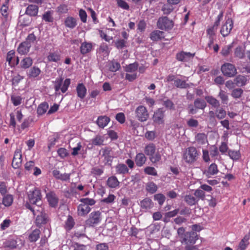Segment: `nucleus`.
<instances>
[{"mask_svg":"<svg viewBox=\"0 0 250 250\" xmlns=\"http://www.w3.org/2000/svg\"><path fill=\"white\" fill-rule=\"evenodd\" d=\"M146 160L147 158L143 153H137L135 157V164L138 167H142L146 163Z\"/></svg>","mask_w":250,"mask_h":250,"instance_id":"16","label":"nucleus"},{"mask_svg":"<svg viewBox=\"0 0 250 250\" xmlns=\"http://www.w3.org/2000/svg\"><path fill=\"white\" fill-rule=\"evenodd\" d=\"M46 198L51 207H55L57 206L59 199L54 192H50L47 193Z\"/></svg>","mask_w":250,"mask_h":250,"instance_id":"15","label":"nucleus"},{"mask_svg":"<svg viewBox=\"0 0 250 250\" xmlns=\"http://www.w3.org/2000/svg\"><path fill=\"white\" fill-rule=\"evenodd\" d=\"M174 85L177 88H186L189 86L188 84L185 81L177 79L174 80Z\"/></svg>","mask_w":250,"mask_h":250,"instance_id":"51","label":"nucleus"},{"mask_svg":"<svg viewBox=\"0 0 250 250\" xmlns=\"http://www.w3.org/2000/svg\"><path fill=\"white\" fill-rule=\"evenodd\" d=\"M164 111L162 108H159L154 113L153 119L155 123L160 125L164 122Z\"/></svg>","mask_w":250,"mask_h":250,"instance_id":"13","label":"nucleus"},{"mask_svg":"<svg viewBox=\"0 0 250 250\" xmlns=\"http://www.w3.org/2000/svg\"><path fill=\"white\" fill-rule=\"evenodd\" d=\"M165 38V33L160 30H154L150 34V38L153 41H160Z\"/></svg>","mask_w":250,"mask_h":250,"instance_id":"18","label":"nucleus"},{"mask_svg":"<svg viewBox=\"0 0 250 250\" xmlns=\"http://www.w3.org/2000/svg\"><path fill=\"white\" fill-rule=\"evenodd\" d=\"M53 176L57 179L62 181H68L70 179V174L64 173L61 174L58 170L55 169L52 171Z\"/></svg>","mask_w":250,"mask_h":250,"instance_id":"19","label":"nucleus"},{"mask_svg":"<svg viewBox=\"0 0 250 250\" xmlns=\"http://www.w3.org/2000/svg\"><path fill=\"white\" fill-rule=\"evenodd\" d=\"M47 59L49 62L58 63L61 60V56L58 51L50 52L47 57Z\"/></svg>","mask_w":250,"mask_h":250,"instance_id":"17","label":"nucleus"},{"mask_svg":"<svg viewBox=\"0 0 250 250\" xmlns=\"http://www.w3.org/2000/svg\"><path fill=\"white\" fill-rule=\"evenodd\" d=\"M249 239L250 236L249 235H245L240 242L237 250H245L249 245Z\"/></svg>","mask_w":250,"mask_h":250,"instance_id":"34","label":"nucleus"},{"mask_svg":"<svg viewBox=\"0 0 250 250\" xmlns=\"http://www.w3.org/2000/svg\"><path fill=\"white\" fill-rule=\"evenodd\" d=\"M121 68V65L119 62L112 61L109 63V69L111 72H116Z\"/></svg>","mask_w":250,"mask_h":250,"instance_id":"50","label":"nucleus"},{"mask_svg":"<svg viewBox=\"0 0 250 250\" xmlns=\"http://www.w3.org/2000/svg\"><path fill=\"white\" fill-rule=\"evenodd\" d=\"M195 141L200 145L208 143L207 136L204 133H198L195 136Z\"/></svg>","mask_w":250,"mask_h":250,"instance_id":"29","label":"nucleus"},{"mask_svg":"<svg viewBox=\"0 0 250 250\" xmlns=\"http://www.w3.org/2000/svg\"><path fill=\"white\" fill-rule=\"evenodd\" d=\"M218 96V97L220 99L223 104H228L229 101V97L226 92L222 89H220Z\"/></svg>","mask_w":250,"mask_h":250,"instance_id":"43","label":"nucleus"},{"mask_svg":"<svg viewBox=\"0 0 250 250\" xmlns=\"http://www.w3.org/2000/svg\"><path fill=\"white\" fill-rule=\"evenodd\" d=\"M28 197L29 202L26 203L25 207L30 210L33 214L35 215L36 214L35 210V207L33 206V205H37L41 200L42 195L41 191L38 188H35L33 190L29 191Z\"/></svg>","mask_w":250,"mask_h":250,"instance_id":"1","label":"nucleus"},{"mask_svg":"<svg viewBox=\"0 0 250 250\" xmlns=\"http://www.w3.org/2000/svg\"><path fill=\"white\" fill-rule=\"evenodd\" d=\"M207 102L214 108H218L220 106L219 101L212 96L205 97Z\"/></svg>","mask_w":250,"mask_h":250,"instance_id":"37","label":"nucleus"},{"mask_svg":"<svg viewBox=\"0 0 250 250\" xmlns=\"http://www.w3.org/2000/svg\"><path fill=\"white\" fill-rule=\"evenodd\" d=\"M48 221V218L47 214L44 212L42 211L40 214L37 215L35 223L37 227H41L42 225L46 224Z\"/></svg>","mask_w":250,"mask_h":250,"instance_id":"14","label":"nucleus"},{"mask_svg":"<svg viewBox=\"0 0 250 250\" xmlns=\"http://www.w3.org/2000/svg\"><path fill=\"white\" fill-rule=\"evenodd\" d=\"M74 219L71 216L69 215L65 222V229L68 231L70 230L74 227Z\"/></svg>","mask_w":250,"mask_h":250,"instance_id":"47","label":"nucleus"},{"mask_svg":"<svg viewBox=\"0 0 250 250\" xmlns=\"http://www.w3.org/2000/svg\"><path fill=\"white\" fill-rule=\"evenodd\" d=\"M48 108V104L47 103H42L38 107L37 113L39 115H42L46 112Z\"/></svg>","mask_w":250,"mask_h":250,"instance_id":"46","label":"nucleus"},{"mask_svg":"<svg viewBox=\"0 0 250 250\" xmlns=\"http://www.w3.org/2000/svg\"><path fill=\"white\" fill-rule=\"evenodd\" d=\"M42 20L45 21L46 22H52L53 21V18L52 16V13L50 11H48L45 12L43 15L42 17Z\"/></svg>","mask_w":250,"mask_h":250,"instance_id":"58","label":"nucleus"},{"mask_svg":"<svg viewBox=\"0 0 250 250\" xmlns=\"http://www.w3.org/2000/svg\"><path fill=\"white\" fill-rule=\"evenodd\" d=\"M200 153L194 146L187 148L183 154V159L188 164H193L197 161Z\"/></svg>","mask_w":250,"mask_h":250,"instance_id":"2","label":"nucleus"},{"mask_svg":"<svg viewBox=\"0 0 250 250\" xmlns=\"http://www.w3.org/2000/svg\"><path fill=\"white\" fill-rule=\"evenodd\" d=\"M115 169L116 173L120 174H125L128 173L129 169L125 164H119L116 167Z\"/></svg>","mask_w":250,"mask_h":250,"instance_id":"39","label":"nucleus"},{"mask_svg":"<svg viewBox=\"0 0 250 250\" xmlns=\"http://www.w3.org/2000/svg\"><path fill=\"white\" fill-rule=\"evenodd\" d=\"M195 55V53H191L182 51L177 53L176 55V59L180 62H188L193 58Z\"/></svg>","mask_w":250,"mask_h":250,"instance_id":"12","label":"nucleus"},{"mask_svg":"<svg viewBox=\"0 0 250 250\" xmlns=\"http://www.w3.org/2000/svg\"><path fill=\"white\" fill-rule=\"evenodd\" d=\"M198 239V235L196 232L190 231L187 232L181 239V242L182 244L187 245V246L194 244L196 241Z\"/></svg>","mask_w":250,"mask_h":250,"instance_id":"5","label":"nucleus"},{"mask_svg":"<svg viewBox=\"0 0 250 250\" xmlns=\"http://www.w3.org/2000/svg\"><path fill=\"white\" fill-rule=\"evenodd\" d=\"M138 68V63L137 62H134L127 65L125 68V71L126 72L133 73L137 70Z\"/></svg>","mask_w":250,"mask_h":250,"instance_id":"54","label":"nucleus"},{"mask_svg":"<svg viewBox=\"0 0 250 250\" xmlns=\"http://www.w3.org/2000/svg\"><path fill=\"white\" fill-rule=\"evenodd\" d=\"M243 93V89L239 88H235L232 91L231 96L234 99H238L241 97Z\"/></svg>","mask_w":250,"mask_h":250,"instance_id":"55","label":"nucleus"},{"mask_svg":"<svg viewBox=\"0 0 250 250\" xmlns=\"http://www.w3.org/2000/svg\"><path fill=\"white\" fill-rule=\"evenodd\" d=\"M156 148L153 143L147 145L144 149L145 153L148 156L150 161L153 164L157 163L161 159V155L158 152H156Z\"/></svg>","mask_w":250,"mask_h":250,"instance_id":"3","label":"nucleus"},{"mask_svg":"<svg viewBox=\"0 0 250 250\" xmlns=\"http://www.w3.org/2000/svg\"><path fill=\"white\" fill-rule=\"evenodd\" d=\"M21 149L17 148L14 152V157L12 162V166L15 169L18 168L21 166Z\"/></svg>","mask_w":250,"mask_h":250,"instance_id":"10","label":"nucleus"},{"mask_svg":"<svg viewBox=\"0 0 250 250\" xmlns=\"http://www.w3.org/2000/svg\"><path fill=\"white\" fill-rule=\"evenodd\" d=\"M224 16V12L222 10L220 12L219 15L217 16L215 19V21L213 23L214 27H217L219 26L220 24V21L223 20V18Z\"/></svg>","mask_w":250,"mask_h":250,"instance_id":"62","label":"nucleus"},{"mask_svg":"<svg viewBox=\"0 0 250 250\" xmlns=\"http://www.w3.org/2000/svg\"><path fill=\"white\" fill-rule=\"evenodd\" d=\"M223 74L228 77H232L237 74V70L235 66L230 63H225L221 67Z\"/></svg>","mask_w":250,"mask_h":250,"instance_id":"6","label":"nucleus"},{"mask_svg":"<svg viewBox=\"0 0 250 250\" xmlns=\"http://www.w3.org/2000/svg\"><path fill=\"white\" fill-rule=\"evenodd\" d=\"M232 47L231 45L225 46L221 51L222 56L225 57L228 56L231 50Z\"/></svg>","mask_w":250,"mask_h":250,"instance_id":"63","label":"nucleus"},{"mask_svg":"<svg viewBox=\"0 0 250 250\" xmlns=\"http://www.w3.org/2000/svg\"><path fill=\"white\" fill-rule=\"evenodd\" d=\"M93 47L92 43L84 42L82 43L80 46V52L83 55H85L90 52Z\"/></svg>","mask_w":250,"mask_h":250,"instance_id":"27","label":"nucleus"},{"mask_svg":"<svg viewBox=\"0 0 250 250\" xmlns=\"http://www.w3.org/2000/svg\"><path fill=\"white\" fill-rule=\"evenodd\" d=\"M141 208L145 210H148L153 207V202L149 198H145L140 202Z\"/></svg>","mask_w":250,"mask_h":250,"instance_id":"22","label":"nucleus"},{"mask_svg":"<svg viewBox=\"0 0 250 250\" xmlns=\"http://www.w3.org/2000/svg\"><path fill=\"white\" fill-rule=\"evenodd\" d=\"M39 11V7L36 5L30 4L26 8L25 13L30 16H36Z\"/></svg>","mask_w":250,"mask_h":250,"instance_id":"30","label":"nucleus"},{"mask_svg":"<svg viewBox=\"0 0 250 250\" xmlns=\"http://www.w3.org/2000/svg\"><path fill=\"white\" fill-rule=\"evenodd\" d=\"M219 172V169L217 164L212 163L208 167L206 174L208 177L217 174Z\"/></svg>","mask_w":250,"mask_h":250,"instance_id":"24","label":"nucleus"},{"mask_svg":"<svg viewBox=\"0 0 250 250\" xmlns=\"http://www.w3.org/2000/svg\"><path fill=\"white\" fill-rule=\"evenodd\" d=\"M63 78L60 77L57 78L54 82V89L55 91L57 92L60 90H61L62 86V84Z\"/></svg>","mask_w":250,"mask_h":250,"instance_id":"56","label":"nucleus"},{"mask_svg":"<svg viewBox=\"0 0 250 250\" xmlns=\"http://www.w3.org/2000/svg\"><path fill=\"white\" fill-rule=\"evenodd\" d=\"M41 72L39 68L34 66L29 70L28 76L29 78H36L40 74Z\"/></svg>","mask_w":250,"mask_h":250,"instance_id":"44","label":"nucleus"},{"mask_svg":"<svg viewBox=\"0 0 250 250\" xmlns=\"http://www.w3.org/2000/svg\"><path fill=\"white\" fill-rule=\"evenodd\" d=\"M33 64V60L29 57H26L21 60L20 66L21 68L27 69L32 66Z\"/></svg>","mask_w":250,"mask_h":250,"instance_id":"33","label":"nucleus"},{"mask_svg":"<svg viewBox=\"0 0 250 250\" xmlns=\"http://www.w3.org/2000/svg\"><path fill=\"white\" fill-rule=\"evenodd\" d=\"M78 214L83 216L87 214L91 210V208L86 205L82 203L78 206L77 208Z\"/></svg>","mask_w":250,"mask_h":250,"instance_id":"23","label":"nucleus"},{"mask_svg":"<svg viewBox=\"0 0 250 250\" xmlns=\"http://www.w3.org/2000/svg\"><path fill=\"white\" fill-rule=\"evenodd\" d=\"M135 112L137 119L140 122L146 121L149 117L148 112L144 106L139 105L138 106Z\"/></svg>","mask_w":250,"mask_h":250,"instance_id":"8","label":"nucleus"},{"mask_svg":"<svg viewBox=\"0 0 250 250\" xmlns=\"http://www.w3.org/2000/svg\"><path fill=\"white\" fill-rule=\"evenodd\" d=\"M184 201L189 206H193L198 203L199 201L195 196L191 194H187L184 197Z\"/></svg>","mask_w":250,"mask_h":250,"instance_id":"31","label":"nucleus"},{"mask_svg":"<svg viewBox=\"0 0 250 250\" xmlns=\"http://www.w3.org/2000/svg\"><path fill=\"white\" fill-rule=\"evenodd\" d=\"M233 27V22L231 18H228L226 20L225 22L222 25L220 33L223 37L228 36Z\"/></svg>","mask_w":250,"mask_h":250,"instance_id":"9","label":"nucleus"},{"mask_svg":"<svg viewBox=\"0 0 250 250\" xmlns=\"http://www.w3.org/2000/svg\"><path fill=\"white\" fill-rule=\"evenodd\" d=\"M41 231L39 229L33 230L29 235L28 239L30 242H36L40 238Z\"/></svg>","mask_w":250,"mask_h":250,"instance_id":"35","label":"nucleus"},{"mask_svg":"<svg viewBox=\"0 0 250 250\" xmlns=\"http://www.w3.org/2000/svg\"><path fill=\"white\" fill-rule=\"evenodd\" d=\"M215 115L218 119H224L226 116V112L222 108L216 109L215 111Z\"/></svg>","mask_w":250,"mask_h":250,"instance_id":"61","label":"nucleus"},{"mask_svg":"<svg viewBox=\"0 0 250 250\" xmlns=\"http://www.w3.org/2000/svg\"><path fill=\"white\" fill-rule=\"evenodd\" d=\"M102 220V213L100 211L92 212L89 218L86 220L85 224L89 227H94L101 222Z\"/></svg>","mask_w":250,"mask_h":250,"instance_id":"4","label":"nucleus"},{"mask_svg":"<svg viewBox=\"0 0 250 250\" xmlns=\"http://www.w3.org/2000/svg\"><path fill=\"white\" fill-rule=\"evenodd\" d=\"M77 96L81 100L84 99L86 95L87 89L85 85L83 83H78L76 87Z\"/></svg>","mask_w":250,"mask_h":250,"instance_id":"20","label":"nucleus"},{"mask_svg":"<svg viewBox=\"0 0 250 250\" xmlns=\"http://www.w3.org/2000/svg\"><path fill=\"white\" fill-rule=\"evenodd\" d=\"M2 204L5 207L10 206L13 202V197L11 194L3 195Z\"/></svg>","mask_w":250,"mask_h":250,"instance_id":"41","label":"nucleus"},{"mask_svg":"<svg viewBox=\"0 0 250 250\" xmlns=\"http://www.w3.org/2000/svg\"><path fill=\"white\" fill-rule=\"evenodd\" d=\"M246 47L245 46H239L234 50V56L239 59H243L245 56Z\"/></svg>","mask_w":250,"mask_h":250,"instance_id":"32","label":"nucleus"},{"mask_svg":"<svg viewBox=\"0 0 250 250\" xmlns=\"http://www.w3.org/2000/svg\"><path fill=\"white\" fill-rule=\"evenodd\" d=\"M17 241L14 239H8L3 243V246L4 248L14 249L17 248Z\"/></svg>","mask_w":250,"mask_h":250,"instance_id":"42","label":"nucleus"},{"mask_svg":"<svg viewBox=\"0 0 250 250\" xmlns=\"http://www.w3.org/2000/svg\"><path fill=\"white\" fill-rule=\"evenodd\" d=\"M111 148L109 147L102 148L100 153H102V156L104 157V161L105 164H111L112 162L113 157L111 155Z\"/></svg>","mask_w":250,"mask_h":250,"instance_id":"11","label":"nucleus"},{"mask_svg":"<svg viewBox=\"0 0 250 250\" xmlns=\"http://www.w3.org/2000/svg\"><path fill=\"white\" fill-rule=\"evenodd\" d=\"M110 118L106 116H99L96 121L97 125L101 128H104L110 121Z\"/></svg>","mask_w":250,"mask_h":250,"instance_id":"28","label":"nucleus"},{"mask_svg":"<svg viewBox=\"0 0 250 250\" xmlns=\"http://www.w3.org/2000/svg\"><path fill=\"white\" fill-rule=\"evenodd\" d=\"M144 172L146 174L156 176L158 175L156 169L152 167H146L144 168Z\"/></svg>","mask_w":250,"mask_h":250,"instance_id":"53","label":"nucleus"},{"mask_svg":"<svg viewBox=\"0 0 250 250\" xmlns=\"http://www.w3.org/2000/svg\"><path fill=\"white\" fill-rule=\"evenodd\" d=\"M234 80L237 86H243L246 85L248 81L247 77L242 75L237 76Z\"/></svg>","mask_w":250,"mask_h":250,"instance_id":"36","label":"nucleus"},{"mask_svg":"<svg viewBox=\"0 0 250 250\" xmlns=\"http://www.w3.org/2000/svg\"><path fill=\"white\" fill-rule=\"evenodd\" d=\"M194 105L196 108L200 109H204L207 105L206 102L199 98L194 101Z\"/></svg>","mask_w":250,"mask_h":250,"instance_id":"48","label":"nucleus"},{"mask_svg":"<svg viewBox=\"0 0 250 250\" xmlns=\"http://www.w3.org/2000/svg\"><path fill=\"white\" fill-rule=\"evenodd\" d=\"M91 142L92 145L97 146H101L104 145V137L100 135H97L93 139H91Z\"/></svg>","mask_w":250,"mask_h":250,"instance_id":"38","label":"nucleus"},{"mask_svg":"<svg viewBox=\"0 0 250 250\" xmlns=\"http://www.w3.org/2000/svg\"><path fill=\"white\" fill-rule=\"evenodd\" d=\"M37 38L33 33L29 34L24 41L30 47L36 42Z\"/></svg>","mask_w":250,"mask_h":250,"instance_id":"49","label":"nucleus"},{"mask_svg":"<svg viewBox=\"0 0 250 250\" xmlns=\"http://www.w3.org/2000/svg\"><path fill=\"white\" fill-rule=\"evenodd\" d=\"M77 24V19L73 17L68 16L64 20L65 27L70 29L74 28Z\"/></svg>","mask_w":250,"mask_h":250,"instance_id":"25","label":"nucleus"},{"mask_svg":"<svg viewBox=\"0 0 250 250\" xmlns=\"http://www.w3.org/2000/svg\"><path fill=\"white\" fill-rule=\"evenodd\" d=\"M146 190L149 193L153 194L157 190V186L153 182H148L146 185Z\"/></svg>","mask_w":250,"mask_h":250,"instance_id":"45","label":"nucleus"},{"mask_svg":"<svg viewBox=\"0 0 250 250\" xmlns=\"http://www.w3.org/2000/svg\"><path fill=\"white\" fill-rule=\"evenodd\" d=\"M194 195L196 197L197 199L204 200L205 199V193L202 189H196L194 193Z\"/></svg>","mask_w":250,"mask_h":250,"instance_id":"59","label":"nucleus"},{"mask_svg":"<svg viewBox=\"0 0 250 250\" xmlns=\"http://www.w3.org/2000/svg\"><path fill=\"white\" fill-rule=\"evenodd\" d=\"M106 185L110 188H116L119 187L120 182L115 176H111L107 179Z\"/></svg>","mask_w":250,"mask_h":250,"instance_id":"21","label":"nucleus"},{"mask_svg":"<svg viewBox=\"0 0 250 250\" xmlns=\"http://www.w3.org/2000/svg\"><path fill=\"white\" fill-rule=\"evenodd\" d=\"M117 5L125 10H129L128 4L124 0H116Z\"/></svg>","mask_w":250,"mask_h":250,"instance_id":"64","label":"nucleus"},{"mask_svg":"<svg viewBox=\"0 0 250 250\" xmlns=\"http://www.w3.org/2000/svg\"><path fill=\"white\" fill-rule=\"evenodd\" d=\"M126 43L127 41L125 40L120 39L115 42V46L118 49H122L126 46Z\"/></svg>","mask_w":250,"mask_h":250,"instance_id":"57","label":"nucleus"},{"mask_svg":"<svg viewBox=\"0 0 250 250\" xmlns=\"http://www.w3.org/2000/svg\"><path fill=\"white\" fill-rule=\"evenodd\" d=\"M31 47L24 42H21L17 48V51L21 55H26L30 51Z\"/></svg>","mask_w":250,"mask_h":250,"instance_id":"26","label":"nucleus"},{"mask_svg":"<svg viewBox=\"0 0 250 250\" xmlns=\"http://www.w3.org/2000/svg\"><path fill=\"white\" fill-rule=\"evenodd\" d=\"M228 155L233 160H238L241 156L239 151L232 150H229Z\"/></svg>","mask_w":250,"mask_h":250,"instance_id":"52","label":"nucleus"},{"mask_svg":"<svg viewBox=\"0 0 250 250\" xmlns=\"http://www.w3.org/2000/svg\"><path fill=\"white\" fill-rule=\"evenodd\" d=\"M157 26L159 29L161 30H169L173 27V22L167 17H162L158 19Z\"/></svg>","mask_w":250,"mask_h":250,"instance_id":"7","label":"nucleus"},{"mask_svg":"<svg viewBox=\"0 0 250 250\" xmlns=\"http://www.w3.org/2000/svg\"><path fill=\"white\" fill-rule=\"evenodd\" d=\"M15 58V52L14 50H11L8 51L7 53L6 57V61L8 62V65L11 67H12L14 60Z\"/></svg>","mask_w":250,"mask_h":250,"instance_id":"40","label":"nucleus"},{"mask_svg":"<svg viewBox=\"0 0 250 250\" xmlns=\"http://www.w3.org/2000/svg\"><path fill=\"white\" fill-rule=\"evenodd\" d=\"M80 201L88 206H93L96 203L95 200L89 198H82Z\"/></svg>","mask_w":250,"mask_h":250,"instance_id":"60","label":"nucleus"}]
</instances>
